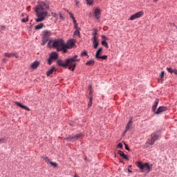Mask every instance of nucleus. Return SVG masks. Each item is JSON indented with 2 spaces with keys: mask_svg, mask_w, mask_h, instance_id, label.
<instances>
[{
  "mask_svg": "<svg viewBox=\"0 0 177 177\" xmlns=\"http://www.w3.org/2000/svg\"><path fill=\"white\" fill-rule=\"evenodd\" d=\"M48 10H49V3H45L44 1H38V4L35 7V11L37 13V19L36 21L41 23L44 21L46 17H48Z\"/></svg>",
  "mask_w": 177,
  "mask_h": 177,
  "instance_id": "nucleus-1",
  "label": "nucleus"
},
{
  "mask_svg": "<svg viewBox=\"0 0 177 177\" xmlns=\"http://www.w3.org/2000/svg\"><path fill=\"white\" fill-rule=\"evenodd\" d=\"M48 45L50 48H54V49H56L59 52V49L64 45V41L61 39L53 41L50 40Z\"/></svg>",
  "mask_w": 177,
  "mask_h": 177,
  "instance_id": "nucleus-2",
  "label": "nucleus"
},
{
  "mask_svg": "<svg viewBox=\"0 0 177 177\" xmlns=\"http://www.w3.org/2000/svg\"><path fill=\"white\" fill-rule=\"evenodd\" d=\"M136 165L141 172H146L147 174H149L153 169V165L148 162L143 163L142 162H137Z\"/></svg>",
  "mask_w": 177,
  "mask_h": 177,
  "instance_id": "nucleus-3",
  "label": "nucleus"
},
{
  "mask_svg": "<svg viewBox=\"0 0 177 177\" xmlns=\"http://www.w3.org/2000/svg\"><path fill=\"white\" fill-rule=\"evenodd\" d=\"M157 140H160V134L158 133H152L151 135V138L145 143V147L153 146Z\"/></svg>",
  "mask_w": 177,
  "mask_h": 177,
  "instance_id": "nucleus-4",
  "label": "nucleus"
},
{
  "mask_svg": "<svg viewBox=\"0 0 177 177\" xmlns=\"http://www.w3.org/2000/svg\"><path fill=\"white\" fill-rule=\"evenodd\" d=\"M77 57H78V55H75L73 57L68 59V62L70 64L69 70H71V71L75 70V66H77L75 62H80V59H77Z\"/></svg>",
  "mask_w": 177,
  "mask_h": 177,
  "instance_id": "nucleus-5",
  "label": "nucleus"
},
{
  "mask_svg": "<svg viewBox=\"0 0 177 177\" xmlns=\"http://www.w3.org/2000/svg\"><path fill=\"white\" fill-rule=\"evenodd\" d=\"M81 138H82V133H80L73 136H69L65 138V140H66V142H75V140H78V139H81Z\"/></svg>",
  "mask_w": 177,
  "mask_h": 177,
  "instance_id": "nucleus-6",
  "label": "nucleus"
},
{
  "mask_svg": "<svg viewBox=\"0 0 177 177\" xmlns=\"http://www.w3.org/2000/svg\"><path fill=\"white\" fill-rule=\"evenodd\" d=\"M50 37V31L44 30L43 32L42 42H41V45L43 46H44V45L46 44V42H48V41H49Z\"/></svg>",
  "mask_w": 177,
  "mask_h": 177,
  "instance_id": "nucleus-7",
  "label": "nucleus"
},
{
  "mask_svg": "<svg viewBox=\"0 0 177 177\" xmlns=\"http://www.w3.org/2000/svg\"><path fill=\"white\" fill-rule=\"evenodd\" d=\"M97 30H94L93 33V44L94 45V49H97V46H99V40H97Z\"/></svg>",
  "mask_w": 177,
  "mask_h": 177,
  "instance_id": "nucleus-8",
  "label": "nucleus"
},
{
  "mask_svg": "<svg viewBox=\"0 0 177 177\" xmlns=\"http://www.w3.org/2000/svg\"><path fill=\"white\" fill-rule=\"evenodd\" d=\"M144 12L143 11H139L138 12H136V14L131 15L129 20H136V19H139L140 17H142L143 16Z\"/></svg>",
  "mask_w": 177,
  "mask_h": 177,
  "instance_id": "nucleus-9",
  "label": "nucleus"
},
{
  "mask_svg": "<svg viewBox=\"0 0 177 177\" xmlns=\"http://www.w3.org/2000/svg\"><path fill=\"white\" fill-rule=\"evenodd\" d=\"M102 15V9L100 8H96L94 10V16L96 20L100 19V15Z\"/></svg>",
  "mask_w": 177,
  "mask_h": 177,
  "instance_id": "nucleus-10",
  "label": "nucleus"
},
{
  "mask_svg": "<svg viewBox=\"0 0 177 177\" xmlns=\"http://www.w3.org/2000/svg\"><path fill=\"white\" fill-rule=\"evenodd\" d=\"M43 159L44 160L45 162L48 164V165H51V167H53V168L57 167V163L51 162L50 160H49V158L48 157H44Z\"/></svg>",
  "mask_w": 177,
  "mask_h": 177,
  "instance_id": "nucleus-11",
  "label": "nucleus"
},
{
  "mask_svg": "<svg viewBox=\"0 0 177 177\" xmlns=\"http://www.w3.org/2000/svg\"><path fill=\"white\" fill-rule=\"evenodd\" d=\"M57 64H58V66H62V67H67V66L70 67V62H68V59L66 60L65 63L63 62V60L59 59L57 62Z\"/></svg>",
  "mask_w": 177,
  "mask_h": 177,
  "instance_id": "nucleus-12",
  "label": "nucleus"
},
{
  "mask_svg": "<svg viewBox=\"0 0 177 177\" xmlns=\"http://www.w3.org/2000/svg\"><path fill=\"white\" fill-rule=\"evenodd\" d=\"M167 110H168V108H167V106H160L156 111H155L156 114H161V113H164V111H167Z\"/></svg>",
  "mask_w": 177,
  "mask_h": 177,
  "instance_id": "nucleus-13",
  "label": "nucleus"
},
{
  "mask_svg": "<svg viewBox=\"0 0 177 177\" xmlns=\"http://www.w3.org/2000/svg\"><path fill=\"white\" fill-rule=\"evenodd\" d=\"M4 55L6 57H12L14 56L16 59H19V55L17 53H6Z\"/></svg>",
  "mask_w": 177,
  "mask_h": 177,
  "instance_id": "nucleus-14",
  "label": "nucleus"
},
{
  "mask_svg": "<svg viewBox=\"0 0 177 177\" xmlns=\"http://www.w3.org/2000/svg\"><path fill=\"white\" fill-rule=\"evenodd\" d=\"M75 45V43L74 42V40H70L66 44H65L68 49H71Z\"/></svg>",
  "mask_w": 177,
  "mask_h": 177,
  "instance_id": "nucleus-15",
  "label": "nucleus"
},
{
  "mask_svg": "<svg viewBox=\"0 0 177 177\" xmlns=\"http://www.w3.org/2000/svg\"><path fill=\"white\" fill-rule=\"evenodd\" d=\"M15 104H17V106H19V107H21V109H24V110H26L27 111H30V109L28 108V106L21 104L19 102H15Z\"/></svg>",
  "mask_w": 177,
  "mask_h": 177,
  "instance_id": "nucleus-16",
  "label": "nucleus"
},
{
  "mask_svg": "<svg viewBox=\"0 0 177 177\" xmlns=\"http://www.w3.org/2000/svg\"><path fill=\"white\" fill-rule=\"evenodd\" d=\"M118 154H119L120 157H122V158H124L125 160H127V161L129 160V158H128V156H127V154L124 153V151H118Z\"/></svg>",
  "mask_w": 177,
  "mask_h": 177,
  "instance_id": "nucleus-17",
  "label": "nucleus"
},
{
  "mask_svg": "<svg viewBox=\"0 0 177 177\" xmlns=\"http://www.w3.org/2000/svg\"><path fill=\"white\" fill-rule=\"evenodd\" d=\"M158 103H160V100L159 99H156L155 102H154V104L152 106V110L155 113H156V111H157V106H158Z\"/></svg>",
  "mask_w": 177,
  "mask_h": 177,
  "instance_id": "nucleus-18",
  "label": "nucleus"
},
{
  "mask_svg": "<svg viewBox=\"0 0 177 177\" xmlns=\"http://www.w3.org/2000/svg\"><path fill=\"white\" fill-rule=\"evenodd\" d=\"M57 57H58L57 53H56V52H53V53H51L49 58H50L52 60H57Z\"/></svg>",
  "mask_w": 177,
  "mask_h": 177,
  "instance_id": "nucleus-19",
  "label": "nucleus"
},
{
  "mask_svg": "<svg viewBox=\"0 0 177 177\" xmlns=\"http://www.w3.org/2000/svg\"><path fill=\"white\" fill-rule=\"evenodd\" d=\"M131 127H132V120H130L127 123L126 126V129L124 131V133H126L127 131H129V129L131 128Z\"/></svg>",
  "mask_w": 177,
  "mask_h": 177,
  "instance_id": "nucleus-20",
  "label": "nucleus"
},
{
  "mask_svg": "<svg viewBox=\"0 0 177 177\" xmlns=\"http://www.w3.org/2000/svg\"><path fill=\"white\" fill-rule=\"evenodd\" d=\"M68 48L66 47V44H64L59 50H58V52L63 51V53H67V50Z\"/></svg>",
  "mask_w": 177,
  "mask_h": 177,
  "instance_id": "nucleus-21",
  "label": "nucleus"
},
{
  "mask_svg": "<svg viewBox=\"0 0 177 177\" xmlns=\"http://www.w3.org/2000/svg\"><path fill=\"white\" fill-rule=\"evenodd\" d=\"M103 51V48H100L95 54V59H99V57H100V53H102V52Z\"/></svg>",
  "mask_w": 177,
  "mask_h": 177,
  "instance_id": "nucleus-22",
  "label": "nucleus"
},
{
  "mask_svg": "<svg viewBox=\"0 0 177 177\" xmlns=\"http://www.w3.org/2000/svg\"><path fill=\"white\" fill-rule=\"evenodd\" d=\"M55 71V66H53L52 68L48 70L46 73L47 77H49V75H51V74H53V72Z\"/></svg>",
  "mask_w": 177,
  "mask_h": 177,
  "instance_id": "nucleus-23",
  "label": "nucleus"
},
{
  "mask_svg": "<svg viewBox=\"0 0 177 177\" xmlns=\"http://www.w3.org/2000/svg\"><path fill=\"white\" fill-rule=\"evenodd\" d=\"M38 66H39V62L38 61H35L31 64V68L35 69Z\"/></svg>",
  "mask_w": 177,
  "mask_h": 177,
  "instance_id": "nucleus-24",
  "label": "nucleus"
},
{
  "mask_svg": "<svg viewBox=\"0 0 177 177\" xmlns=\"http://www.w3.org/2000/svg\"><path fill=\"white\" fill-rule=\"evenodd\" d=\"M85 64L86 66H95V60L91 59V60L87 61V62Z\"/></svg>",
  "mask_w": 177,
  "mask_h": 177,
  "instance_id": "nucleus-25",
  "label": "nucleus"
},
{
  "mask_svg": "<svg viewBox=\"0 0 177 177\" xmlns=\"http://www.w3.org/2000/svg\"><path fill=\"white\" fill-rule=\"evenodd\" d=\"M42 27H44V24H39L38 25H36L35 26V30H41V28H42Z\"/></svg>",
  "mask_w": 177,
  "mask_h": 177,
  "instance_id": "nucleus-26",
  "label": "nucleus"
},
{
  "mask_svg": "<svg viewBox=\"0 0 177 177\" xmlns=\"http://www.w3.org/2000/svg\"><path fill=\"white\" fill-rule=\"evenodd\" d=\"M165 74V72H164V71H162L160 73V80H159V82H160H160H162V78H164V75Z\"/></svg>",
  "mask_w": 177,
  "mask_h": 177,
  "instance_id": "nucleus-27",
  "label": "nucleus"
},
{
  "mask_svg": "<svg viewBox=\"0 0 177 177\" xmlns=\"http://www.w3.org/2000/svg\"><path fill=\"white\" fill-rule=\"evenodd\" d=\"M73 24H74L75 30H80L81 29V28H78V24H77V20H74Z\"/></svg>",
  "mask_w": 177,
  "mask_h": 177,
  "instance_id": "nucleus-28",
  "label": "nucleus"
},
{
  "mask_svg": "<svg viewBox=\"0 0 177 177\" xmlns=\"http://www.w3.org/2000/svg\"><path fill=\"white\" fill-rule=\"evenodd\" d=\"M102 45L103 46H105V48H109V44H107L106 41H102Z\"/></svg>",
  "mask_w": 177,
  "mask_h": 177,
  "instance_id": "nucleus-29",
  "label": "nucleus"
},
{
  "mask_svg": "<svg viewBox=\"0 0 177 177\" xmlns=\"http://www.w3.org/2000/svg\"><path fill=\"white\" fill-rule=\"evenodd\" d=\"M92 100H93V97H89V102L88 104V107H91L92 106Z\"/></svg>",
  "mask_w": 177,
  "mask_h": 177,
  "instance_id": "nucleus-30",
  "label": "nucleus"
},
{
  "mask_svg": "<svg viewBox=\"0 0 177 177\" xmlns=\"http://www.w3.org/2000/svg\"><path fill=\"white\" fill-rule=\"evenodd\" d=\"M80 30H81V29H76L74 32V35L79 36L80 35Z\"/></svg>",
  "mask_w": 177,
  "mask_h": 177,
  "instance_id": "nucleus-31",
  "label": "nucleus"
},
{
  "mask_svg": "<svg viewBox=\"0 0 177 177\" xmlns=\"http://www.w3.org/2000/svg\"><path fill=\"white\" fill-rule=\"evenodd\" d=\"M89 96L90 97H93V90L92 88L89 90Z\"/></svg>",
  "mask_w": 177,
  "mask_h": 177,
  "instance_id": "nucleus-32",
  "label": "nucleus"
},
{
  "mask_svg": "<svg viewBox=\"0 0 177 177\" xmlns=\"http://www.w3.org/2000/svg\"><path fill=\"white\" fill-rule=\"evenodd\" d=\"M99 59H102V60H106L107 59V55L100 56L98 57V60H99Z\"/></svg>",
  "mask_w": 177,
  "mask_h": 177,
  "instance_id": "nucleus-33",
  "label": "nucleus"
},
{
  "mask_svg": "<svg viewBox=\"0 0 177 177\" xmlns=\"http://www.w3.org/2000/svg\"><path fill=\"white\" fill-rule=\"evenodd\" d=\"M87 5H92L93 3V0H86Z\"/></svg>",
  "mask_w": 177,
  "mask_h": 177,
  "instance_id": "nucleus-34",
  "label": "nucleus"
},
{
  "mask_svg": "<svg viewBox=\"0 0 177 177\" xmlns=\"http://www.w3.org/2000/svg\"><path fill=\"white\" fill-rule=\"evenodd\" d=\"M167 70L169 73H170L171 74H173L174 70L172 69V68H167Z\"/></svg>",
  "mask_w": 177,
  "mask_h": 177,
  "instance_id": "nucleus-35",
  "label": "nucleus"
},
{
  "mask_svg": "<svg viewBox=\"0 0 177 177\" xmlns=\"http://www.w3.org/2000/svg\"><path fill=\"white\" fill-rule=\"evenodd\" d=\"M169 26H170V27H171V28L174 27V31L177 29V27H176V25H174V24L170 23V24H169Z\"/></svg>",
  "mask_w": 177,
  "mask_h": 177,
  "instance_id": "nucleus-36",
  "label": "nucleus"
},
{
  "mask_svg": "<svg viewBox=\"0 0 177 177\" xmlns=\"http://www.w3.org/2000/svg\"><path fill=\"white\" fill-rule=\"evenodd\" d=\"M70 17L73 20H75V17H74V15H73L71 12H68Z\"/></svg>",
  "mask_w": 177,
  "mask_h": 177,
  "instance_id": "nucleus-37",
  "label": "nucleus"
},
{
  "mask_svg": "<svg viewBox=\"0 0 177 177\" xmlns=\"http://www.w3.org/2000/svg\"><path fill=\"white\" fill-rule=\"evenodd\" d=\"M21 21L22 23H27V21H28V17L22 19Z\"/></svg>",
  "mask_w": 177,
  "mask_h": 177,
  "instance_id": "nucleus-38",
  "label": "nucleus"
},
{
  "mask_svg": "<svg viewBox=\"0 0 177 177\" xmlns=\"http://www.w3.org/2000/svg\"><path fill=\"white\" fill-rule=\"evenodd\" d=\"M81 56H88V53L86 51H84L81 53Z\"/></svg>",
  "mask_w": 177,
  "mask_h": 177,
  "instance_id": "nucleus-39",
  "label": "nucleus"
},
{
  "mask_svg": "<svg viewBox=\"0 0 177 177\" xmlns=\"http://www.w3.org/2000/svg\"><path fill=\"white\" fill-rule=\"evenodd\" d=\"M102 41H106L107 39H109V38H107L106 36L104 35H102Z\"/></svg>",
  "mask_w": 177,
  "mask_h": 177,
  "instance_id": "nucleus-40",
  "label": "nucleus"
},
{
  "mask_svg": "<svg viewBox=\"0 0 177 177\" xmlns=\"http://www.w3.org/2000/svg\"><path fill=\"white\" fill-rule=\"evenodd\" d=\"M5 143V138H0V144Z\"/></svg>",
  "mask_w": 177,
  "mask_h": 177,
  "instance_id": "nucleus-41",
  "label": "nucleus"
},
{
  "mask_svg": "<svg viewBox=\"0 0 177 177\" xmlns=\"http://www.w3.org/2000/svg\"><path fill=\"white\" fill-rule=\"evenodd\" d=\"M52 60H53V59H50V58H49V59H48V63L49 66H50V64H52V63H53V61H52Z\"/></svg>",
  "mask_w": 177,
  "mask_h": 177,
  "instance_id": "nucleus-42",
  "label": "nucleus"
},
{
  "mask_svg": "<svg viewBox=\"0 0 177 177\" xmlns=\"http://www.w3.org/2000/svg\"><path fill=\"white\" fill-rule=\"evenodd\" d=\"M117 147H118V149H122V143H119V144L118 145Z\"/></svg>",
  "mask_w": 177,
  "mask_h": 177,
  "instance_id": "nucleus-43",
  "label": "nucleus"
},
{
  "mask_svg": "<svg viewBox=\"0 0 177 177\" xmlns=\"http://www.w3.org/2000/svg\"><path fill=\"white\" fill-rule=\"evenodd\" d=\"M124 146H125L126 150L129 151V147H128V145L124 143Z\"/></svg>",
  "mask_w": 177,
  "mask_h": 177,
  "instance_id": "nucleus-44",
  "label": "nucleus"
},
{
  "mask_svg": "<svg viewBox=\"0 0 177 177\" xmlns=\"http://www.w3.org/2000/svg\"><path fill=\"white\" fill-rule=\"evenodd\" d=\"M88 88H89V91H91V89H92V85H88Z\"/></svg>",
  "mask_w": 177,
  "mask_h": 177,
  "instance_id": "nucleus-45",
  "label": "nucleus"
},
{
  "mask_svg": "<svg viewBox=\"0 0 177 177\" xmlns=\"http://www.w3.org/2000/svg\"><path fill=\"white\" fill-rule=\"evenodd\" d=\"M173 73H174V74H177V71L176 70H174Z\"/></svg>",
  "mask_w": 177,
  "mask_h": 177,
  "instance_id": "nucleus-46",
  "label": "nucleus"
},
{
  "mask_svg": "<svg viewBox=\"0 0 177 177\" xmlns=\"http://www.w3.org/2000/svg\"><path fill=\"white\" fill-rule=\"evenodd\" d=\"M74 177H79L78 175H77V174H75Z\"/></svg>",
  "mask_w": 177,
  "mask_h": 177,
  "instance_id": "nucleus-47",
  "label": "nucleus"
},
{
  "mask_svg": "<svg viewBox=\"0 0 177 177\" xmlns=\"http://www.w3.org/2000/svg\"><path fill=\"white\" fill-rule=\"evenodd\" d=\"M59 17L62 19L63 16H62V14H59Z\"/></svg>",
  "mask_w": 177,
  "mask_h": 177,
  "instance_id": "nucleus-48",
  "label": "nucleus"
},
{
  "mask_svg": "<svg viewBox=\"0 0 177 177\" xmlns=\"http://www.w3.org/2000/svg\"><path fill=\"white\" fill-rule=\"evenodd\" d=\"M1 28H2V30H3V28H5V26H2Z\"/></svg>",
  "mask_w": 177,
  "mask_h": 177,
  "instance_id": "nucleus-49",
  "label": "nucleus"
},
{
  "mask_svg": "<svg viewBox=\"0 0 177 177\" xmlns=\"http://www.w3.org/2000/svg\"><path fill=\"white\" fill-rule=\"evenodd\" d=\"M128 172L132 173V171H131L130 169L128 170Z\"/></svg>",
  "mask_w": 177,
  "mask_h": 177,
  "instance_id": "nucleus-50",
  "label": "nucleus"
},
{
  "mask_svg": "<svg viewBox=\"0 0 177 177\" xmlns=\"http://www.w3.org/2000/svg\"><path fill=\"white\" fill-rule=\"evenodd\" d=\"M158 0H153V1L156 3V2L158 1Z\"/></svg>",
  "mask_w": 177,
  "mask_h": 177,
  "instance_id": "nucleus-51",
  "label": "nucleus"
},
{
  "mask_svg": "<svg viewBox=\"0 0 177 177\" xmlns=\"http://www.w3.org/2000/svg\"><path fill=\"white\" fill-rule=\"evenodd\" d=\"M172 30H174L175 31V27H173V28H172Z\"/></svg>",
  "mask_w": 177,
  "mask_h": 177,
  "instance_id": "nucleus-52",
  "label": "nucleus"
},
{
  "mask_svg": "<svg viewBox=\"0 0 177 177\" xmlns=\"http://www.w3.org/2000/svg\"><path fill=\"white\" fill-rule=\"evenodd\" d=\"M120 162H122V160H120Z\"/></svg>",
  "mask_w": 177,
  "mask_h": 177,
  "instance_id": "nucleus-53",
  "label": "nucleus"
},
{
  "mask_svg": "<svg viewBox=\"0 0 177 177\" xmlns=\"http://www.w3.org/2000/svg\"><path fill=\"white\" fill-rule=\"evenodd\" d=\"M28 9H30V7H28Z\"/></svg>",
  "mask_w": 177,
  "mask_h": 177,
  "instance_id": "nucleus-54",
  "label": "nucleus"
},
{
  "mask_svg": "<svg viewBox=\"0 0 177 177\" xmlns=\"http://www.w3.org/2000/svg\"><path fill=\"white\" fill-rule=\"evenodd\" d=\"M28 9H30V7H28Z\"/></svg>",
  "mask_w": 177,
  "mask_h": 177,
  "instance_id": "nucleus-55",
  "label": "nucleus"
}]
</instances>
